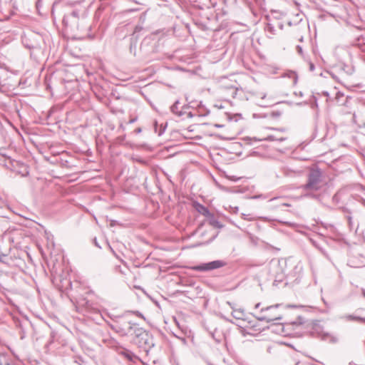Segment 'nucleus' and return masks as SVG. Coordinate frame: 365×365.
I'll return each mask as SVG.
<instances>
[{"instance_id":"1","label":"nucleus","mask_w":365,"mask_h":365,"mask_svg":"<svg viewBox=\"0 0 365 365\" xmlns=\"http://www.w3.org/2000/svg\"><path fill=\"white\" fill-rule=\"evenodd\" d=\"M322 172L317 168H311L307 175V182L302 186L304 192V196L318 199V192L323 187Z\"/></svg>"},{"instance_id":"2","label":"nucleus","mask_w":365,"mask_h":365,"mask_svg":"<svg viewBox=\"0 0 365 365\" xmlns=\"http://www.w3.org/2000/svg\"><path fill=\"white\" fill-rule=\"evenodd\" d=\"M128 329L133 331V342L139 348L148 352L154 346L153 337L148 331L140 327L137 324L128 323Z\"/></svg>"},{"instance_id":"3","label":"nucleus","mask_w":365,"mask_h":365,"mask_svg":"<svg viewBox=\"0 0 365 365\" xmlns=\"http://www.w3.org/2000/svg\"><path fill=\"white\" fill-rule=\"evenodd\" d=\"M225 263L222 260H215L207 263H202L199 265L192 266L190 269L197 272H207L222 267Z\"/></svg>"},{"instance_id":"4","label":"nucleus","mask_w":365,"mask_h":365,"mask_svg":"<svg viewBox=\"0 0 365 365\" xmlns=\"http://www.w3.org/2000/svg\"><path fill=\"white\" fill-rule=\"evenodd\" d=\"M279 307V304H276L274 306H269L266 308H263L261 309L262 313H265L264 314L257 317V319L259 321L271 322L274 320H280L282 319L281 314H272L269 311L276 309Z\"/></svg>"},{"instance_id":"5","label":"nucleus","mask_w":365,"mask_h":365,"mask_svg":"<svg viewBox=\"0 0 365 365\" xmlns=\"http://www.w3.org/2000/svg\"><path fill=\"white\" fill-rule=\"evenodd\" d=\"M128 323H131L130 322H116L115 324H108L109 327L112 330L115 332L118 333L122 336L131 335L133 331H130L128 329Z\"/></svg>"},{"instance_id":"6","label":"nucleus","mask_w":365,"mask_h":365,"mask_svg":"<svg viewBox=\"0 0 365 365\" xmlns=\"http://www.w3.org/2000/svg\"><path fill=\"white\" fill-rule=\"evenodd\" d=\"M179 105L180 102L179 101H176L173 105L170 107V110L173 113L175 114L176 115L179 117L183 116L187 112L185 111V109L187 108V106L182 107L180 110L179 109Z\"/></svg>"},{"instance_id":"7","label":"nucleus","mask_w":365,"mask_h":365,"mask_svg":"<svg viewBox=\"0 0 365 365\" xmlns=\"http://www.w3.org/2000/svg\"><path fill=\"white\" fill-rule=\"evenodd\" d=\"M232 316L236 319L245 320V313L242 309H233Z\"/></svg>"},{"instance_id":"8","label":"nucleus","mask_w":365,"mask_h":365,"mask_svg":"<svg viewBox=\"0 0 365 365\" xmlns=\"http://www.w3.org/2000/svg\"><path fill=\"white\" fill-rule=\"evenodd\" d=\"M341 318L346 321H356L360 323H365V317H357V316H354L353 314L344 315V316L341 317Z\"/></svg>"},{"instance_id":"9","label":"nucleus","mask_w":365,"mask_h":365,"mask_svg":"<svg viewBox=\"0 0 365 365\" xmlns=\"http://www.w3.org/2000/svg\"><path fill=\"white\" fill-rule=\"evenodd\" d=\"M119 354L125 356L130 361H133V359L136 358L134 353L126 349H123V350L120 351Z\"/></svg>"},{"instance_id":"10","label":"nucleus","mask_w":365,"mask_h":365,"mask_svg":"<svg viewBox=\"0 0 365 365\" xmlns=\"http://www.w3.org/2000/svg\"><path fill=\"white\" fill-rule=\"evenodd\" d=\"M104 341L110 347L115 349L120 347L119 343L114 338L110 337L108 339H104Z\"/></svg>"},{"instance_id":"11","label":"nucleus","mask_w":365,"mask_h":365,"mask_svg":"<svg viewBox=\"0 0 365 365\" xmlns=\"http://www.w3.org/2000/svg\"><path fill=\"white\" fill-rule=\"evenodd\" d=\"M197 210L200 214H202V215H204L205 217H209L210 215H211L209 210L206 207H205L200 204L197 205Z\"/></svg>"},{"instance_id":"12","label":"nucleus","mask_w":365,"mask_h":365,"mask_svg":"<svg viewBox=\"0 0 365 365\" xmlns=\"http://www.w3.org/2000/svg\"><path fill=\"white\" fill-rule=\"evenodd\" d=\"M165 130V126H163L162 124L160 125V128L158 129V125L157 122H155V131L158 133L159 136L162 135Z\"/></svg>"},{"instance_id":"13","label":"nucleus","mask_w":365,"mask_h":365,"mask_svg":"<svg viewBox=\"0 0 365 365\" xmlns=\"http://www.w3.org/2000/svg\"><path fill=\"white\" fill-rule=\"evenodd\" d=\"M323 339H329L331 342L335 343L337 341V338L329 333L324 334Z\"/></svg>"},{"instance_id":"14","label":"nucleus","mask_w":365,"mask_h":365,"mask_svg":"<svg viewBox=\"0 0 365 365\" xmlns=\"http://www.w3.org/2000/svg\"><path fill=\"white\" fill-rule=\"evenodd\" d=\"M266 31L271 34H274L275 29L271 24H268L266 27Z\"/></svg>"},{"instance_id":"15","label":"nucleus","mask_w":365,"mask_h":365,"mask_svg":"<svg viewBox=\"0 0 365 365\" xmlns=\"http://www.w3.org/2000/svg\"><path fill=\"white\" fill-rule=\"evenodd\" d=\"M273 103V101H271L269 98L268 99L267 102H262L259 103L261 106L267 107L269 106L270 104Z\"/></svg>"},{"instance_id":"16","label":"nucleus","mask_w":365,"mask_h":365,"mask_svg":"<svg viewBox=\"0 0 365 365\" xmlns=\"http://www.w3.org/2000/svg\"><path fill=\"white\" fill-rule=\"evenodd\" d=\"M291 76L294 78V81H293L294 83H296L297 81V74L295 73H294V72H292L291 73Z\"/></svg>"},{"instance_id":"17","label":"nucleus","mask_w":365,"mask_h":365,"mask_svg":"<svg viewBox=\"0 0 365 365\" xmlns=\"http://www.w3.org/2000/svg\"><path fill=\"white\" fill-rule=\"evenodd\" d=\"M297 51L300 55H302V48L300 46H297Z\"/></svg>"},{"instance_id":"18","label":"nucleus","mask_w":365,"mask_h":365,"mask_svg":"<svg viewBox=\"0 0 365 365\" xmlns=\"http://www.w3.org/2000/svg\"><path fill=\"white\" fill-rule=\"evenodd\" d=\"M242 218L245 219V220H251L252 218L250 217V215H245V214H242Z\"/></svg>"},{"instance_id":"19","label":"nucleus","mask_w":365,"mask_h":365,"mask_svg":"<svg viewBox=\"0 0 365 365\" xmlns=\"http://www.w3.org/2000/svg\"><path fill=\"white\" fill-rule=\"evenodd\" d=\"M133 313L138 317H143V314L138 311L134 312Z\"/></svg>"},{"instance_id":"20","label":"nucleus","mask_w":365,"mask_h":365,"mask_svg":"<svg viewBox=\"0 0 365 365\" xmlns=\"http://www.w3.org/2000/svg\"><path fill=\"white\" fill-rule=\"evenodd\" d=\"M309 70L312 71L314 70V65L312 63H309Z\"/></svg>"},{"instance_id":"21","label":"nucleus","mask_w":365,"mask_h":365,"mask_svg":"<svg viewBox=\"0 0 365 365\" xmlns=\"http://www.w3.org/2000/svg\"><path fill=\"white\" fill-rule=\"evenodd\" d=\"M266 97H267V95L265 93L260 94V98L262 101L265 100Z\"/></svg>"},{"instance_id":"22","label":"nucleus","mask_w":365,"mask_h":365,"mask_svg":"<svg viewBox=\"0 0 365 365\" xmlns=\"http://www.w3.org/2000/svg\"><path fill=\"white\" fill-rule=\"evenodd\" d=\"M349 263L350 266H351V267H356V265L354 264V263L353 262V261L351 259L349 260Z\"/></svg>"},{"instance_id":"23","label":"nucleus","mask_w":365,"mask_h":365,"mask_svg":"<svg viewBox=\"0 0 365 365\" xmlns=\"http://www.w3.org/2000/svg\"><path fill=\"white\" fill-rule=\"evenodd\" d=\"M272 140H274V138L272 136L270 137ZM276 140H279V141H282L284 140H285V138H277V139H275Z\"/></svg>"},{"instance_id":"24","label":"nucleus","mask_w":365,"mask_h":365,"mask_svg":"<svg viewBox=\"0 0 365 365\" xmlns=\"http://www.w3.org/2000/svg\"><path fill=\"white\" fill-rule=\"evenodd\" d=\"M141 131H142V130H141V128H138L137 129H135V132H136L137 133H141Z\"/></svg>"},{"instance_id":"25","label":"nucleus","mask_w":365,"mask_h":365,"mask_svg":"<svg viewBox=\"0 0 365 365\" xmlns=\"http://www.w3.org/2000/svg\"><path fill=\"white\" fill-rule=\"evenodd\" d=\"M188 118H192L193 115L191 112L187 113Z\"/></svg>"},{"instance_id":"26","label":"nucleus","mask_w":365,"mask_h":365,"mask_svg":"<svg viewBox=\"0 0 365 365\" xmlns=\"http://www.w3.org/2000/svg\"><path fill=\"white\" fill-rule=\"evenodd\" d=\"M361 294H362L363 297H365V289H362Z\"/></svg>"},{"instance_id":"27","label":"nucleus","mask_w":365,"mask_h":365,"mask_svg":"<svg viewBox=\"0 0 365 365\" xmlns=\"http://www.w3.org/2000/svg\"><path fill=\"white\" fill-rule=\"evenodd\" d=\"M323 94L326 96H329V93L327 91L323 92Z\"/></svg>"},{"instance_id":"28","label":"nucleus","mask_w":365,"mask_h":365,"mask_svg":"<svg viewBox=\"0 0 365 365\" xmlns=\"http://www.w3.org/2000/svg\"><path fill=\"white\" fill-rule=\"evenodd\" d=\"M135 121V119H132V120H130V123H134Z\"/></svg>"},{"instance_id":"29","label":"nucleus","mask_w":365,"mask_h":365,"mask_svg":"<svg viewBox=\"0 0 365 365\" xmlns=\"http://www.w3.org/2000/svg\"><path fill=\"white\" fill-rule=\"evenodd\" d=\"M259 305H260V304H259V303L255 305V308H256V309L259 308Z\"/></svg>"},{"instance_id":"30","label":"nucleus","mask_w":365,"mask_h":365,"mask_svg":"<svg viewBox=\"0 0 365 365\" xmlns=\"http://www.w3.org/2000/svg\"><path fill=\"white\" fill-rule=\"evenodd\" d=\"M3 204H4V202L1 200H0V206H2Z\"/></svg>"},{"instance_id":"31","label":"nucleus","mask_w":365,"mask_h":365,"mask_svg":"<svg viewBox=\"0 0 365 365\" xmlns=\"http://www.w3.org/2000/svg\"><path fill=\"white\" fill-rule=\"evenodd\" d=\"M73 15H76V13L75 11L73 12Z\"/></svg>"},{"instance_id":"32","label":"nucleus","mask_w":365,"mask_h":365,"mask_svg":"<svg viewBox=\"0 0 365 365\" xmlns=\"http://www.w3.org/2000/svg\"><path fill=\"white\" fill-rule=\"evenodd\" d=\"M95 244L96 246H98V245L97 244V242L95 240Z\"/></svg>"},{"instance_id":"33","label":"nucleus","mask_w":365,"mask_h":365,"mask_svg":"<svg viewBox=\"0 0 365 365\" xmlns=\"http://www.w3.org/2000/svg\"><path fill=\"white\" fill-rule=\"evenodd\" d=\"M234 93H235V94H236V93H237V91H236V90H235V91H234Z\"/></svg>"},{"instance_id":"34","label":"nucleus","mask_w":365,"mask_h":365,"mask_svg":"<svg viewBox=\"0 0 365 365\" xmlns=\"http://www.w3.org/2000/svg\"><path fill=\"white\" fill-rule=\"evenodd\" d=\"M1 261V257H0V262Z\"/></svg>"}]
</instances>
